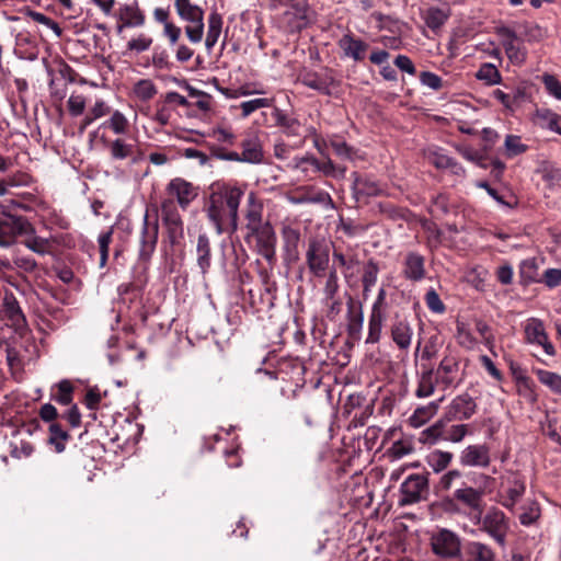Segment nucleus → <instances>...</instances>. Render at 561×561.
Listing matches in <instances>:
<instances>
[{
  "label": "nucleus",
  "mask_w": 561,
  "mask_h": 561,
  "mask_svg": "<svg viewBox=\"0 0 561 561\" xmlns=\"http://www.w3.org/2000/svg\"><path fill=\"white\" fill-rule=\"evenodd\" d=\"M164 192L165 197L160 203V216L169 241L174 244L183 237L184 231V221L180 211H185L198 197L199 187L178 176L168 182Z\"/></svg>",
  "instance_id": "f257e3e1"
},
{
  "label": "nucleus",
  "mask_w": 561,
  "mask_h": 561,
  "mask_svg": "<svg viewBox=\"0 0 561 561\" xmlns=\"http://www.w3.org/2000/svg\"><path fill=\"white\" fill-rule=\"evenodd\" d=\"M244 195L240 186L224 184L209 195L206 214L218 234L238 230L239 206Z\"/></svg>",
  "instance_id": "f03ea898"
},
{
  "label": "nucleus",
  "mask_w": 561,
  "mask_h": 561,
  "mask_svg": "<svg viewBox=\"0 0 561 561\" xmlns=\"http://www.w3.org/2000/svg\"><path fill=\"white\" fill-rule=\"evenodd\" d=\"M480 524V530L492 538L501 548L506 547L507 534L510 531V519L505 513L497 507H491L484 515L476 516Z\"/></svg>",
  "instance_id": "7ed1b4c3"
},
{
  "label": "nucleus",
  "mask_w": 561,
  "mask_h": 561,
  "mask_svg": "<svg viewBox=\"0 0 561 561\" xmlns=\"http://www.w3.org/2000/svg\"><path fill=\"white\" fill-rule=\"evenodd\" d=\"M174 7L179 16L190 23L185 26L188 39L199 43L204 34V10L191 2V0H174Z\"/></svg>",
  "instance_id": "20e7f679"
},
{
  "label": "nucleus",
  "mask_w": 561,
  "mask_h": 561,
  "mask_svg": "<svg viewBox=\"0 0 561 561\" xmlns=\"http://www.w3.org/2000/svg\"><path fill=\"white\" fill-rule=\"evenodd\" d=\"M330 243L324 238L311 237L308 240L306 263L314 277L324 276L330 263Z\"/></svg>",
  "instance_id": "39448f33"
},
{
  "label": "nucleus",
  "mask_w": 561,
  "mask_h": 561,
  "mask_svg": "<svg viewBox=\"0 0 561 561\" xmlns=\"http://www.w3.org/2000/svg\"><path fill=\"white\" fill-rule=\"evenodd\" d=\"M431 547L433 552L444 559H454L462 552L459 536L446 528H442L431 536Z\"/></svg>",
  "instance_id": "423d86ee"
},
{
  "label": "nucleus",
  "mask_w": 561,
  "mask_h": 561,
  "mask_svg": "<svg viewBox=\"0 0 561 561\" xmlns=\"http://www.w3.org/2000/svg\"><path fill=\"white\" fill-rule=\"evenodd\" d=\"M116 21L115 31L119 35L125 28L141 27L146 23V16L137 1L118 3L111 15Z\"/></svg>",
  "instance_id": "0eeeda50"
},
{
  "label": "nucleus",
  "mask_w": 561,
  "mask_h": 561,
  "mask_svg": "<svg viewBox=\"0 0 561 561\" xmlns=\"http://www.w3.org/2000/svg\"><path fill=\"white\" fill-rule=\"evenodd\" d=\"M300 82L305 87L327 96L340 98L341 95V81L335 79L331 71L306 72L301 76Z\"/></svg>",
  "instance_id": "6e6552de"
},
{
  "label": "nucleus",
  "mask_w": 561,
  "mask_h": 561,
  "mask_svg": "<svg viewBox=\"0 0 561 561\" xmlns=\"http://www.w3.org/2000/svg\"><path fill=\"white\" fill-rule=\"evenodd\" d=\"M159 238V221L158 216L150 219L148 210L142 218V225L139 234V251L138 256L140 261L148 262L156 251Z\"/></svg>",
  "instance_id": "1a4fd4ad"
},
{
  "label": "nucleus",
  "mask_w": 561,
  "mask_h": 561,
  "mask_svg": "<svg viewBox=\"0 0 561 561\" xmlns=\"http://www.w3.org/2000/svg\"><path fill=\"white\" fill-rule=\"evenodd\" d=\"M33 232V226L22 216L2 214L0 216V247L14 243L16 236Z\"/></svg>",
  "instance_id": "9d476101"
},
{
  "label": "nucleus",
  "mask_w": 561,
  "mask_h": 561,
  "mask_svg": "<svg viewBox=\"0 0 561 561\" xmlns=\"http://www.w3.org/2000/svg\"><path fill=\"white\" fill-rule=\"evenodd\" d=\"M463 376L459 359L451 355L445 356L435 371V380L443 389L457 388L463 381Z\"/></svg>",
  "instance_id": "9b49d317"
},
{
  "label": "nucleus",
  "mask_w": 561,
  "mask_h": 561,
  "mask_svg": "<svg viewBox=\"0 0 561 561\" xmlns=\"http://www.w3.org/2000/svg\"><path fill=\"white\" fill-rule=\"evenodd\" d=\"M271 3L274 8L290 7V11H286L285 15L293 16L289 21L291 32H298L308 25L310 12L308 0H271Z\"/></svg>",
  "instance_id": "f8f14e48"
},
{
  "label": "nucleus",
  "mask_w": 561,
  "mask_h": 561,
  "mask_svg": "<svg viewBox=\"0 0 561 561\" xmlns=\"http://www.w3.org/2000/svg\"><path fill=\"white\" fill-rule=\"evenodd\" d=\"M497 35L501 37V44L510 61L514 65H522L527 57V50L522 41L517 37L515 31L507 26L497 28Z\"/></svg>",
  "instance_id": "ddd939ff"
},
{
  "label": "nucleus",
  "mask_w": 561,
  "mask_h": 561,
  "mask_svg": "<svg viewBox=\"0 0 561 561\" xmlns=\"http://www.w3.org/2000/svg\"><path fill=\"white\" fill-rule=\"evenodd\" d=\"M352 192L357 202L369 197H376L383 194V187L374 176L353 172Z\"/></svg>",
  "instance_id": "4468645a"
},
{
  "label": "nucleus",
  "mask_w": 561,
  "mask_h": 561,
  "mask_svg": "<svg viewBox=\"0 0 561 561\" xmlns=\"http://www.w3.org/2000/svg\"><path fill=\"white\" fill-rule=\"evenodd\" d=\"M427 478L423 474H410L401 484L400 505H411L422 500L423 492L427 489Z\"/></svg>",
  "instance_id": "2eb2a0df"
},
{
  "label": "nucleus",
  "mask_w": 561,
  "mask_h": 561,
  "mask_svg": "<svg viewBox=\"0 0 561 561\" xmlns=\"http://www.w3.org/2000/svg\"><path fill=\"white\" fill-rule=\"evenodd\" d=\"M462 467L486 468L491 463V451L486 444H473L465 447L459 455Z\"/></svg>",
  "instance_id": "dca6fc26"
},
{
  "label": "nucleus",
  "mask_w": 561,
  "mask_h": 561,
  "mask_svg": "<svg viewBox=\"0 0 561 561\" xmlns=\"http://www.w3.org/2000/svg\"><path fill=\"white\" fill-rule=\"evenodd\" d=\"M485 491L483 488H472L463 484L454 492V500L462 504L476 516H480L483 512V497Z\"/></svg>",
  "instance_id": "f3484780"
},
{
  "label": "nucleus",
  "mask_w": 561,
  "mask_h": 561,
  "mask_svg": "<svg viewBox=\"0 0 561 561\" xmlns=\"http://www.w3.org/2000/svg\"><path fill=\"white\" fill-rule=\"evenodd\" d=\"M477 411L474 399L467 392L455 397L449 403L446 411L447 421H466L469 420Z\"/></svg>",
  "instance_id": "a211bd4d"
},
{
  "label": "nucleus",
  "mask_w": 561,
  "mask_h": 561,
  "mask_svg": "<svg viewBox=\"0 0 561 561\" xmlns=\"http://www.w3.org/2000/svg\"><path fill=\"white\" fill-rule=\"evenodd\" d=\"M525 339L529 344L541 346L547 355L553 356L556 354L554 346L548 340L542 321L535 318L529 319L525 325Z\"/></svg>",
  "instance_id": "6ab92c4d"
},
{
  "label": "nucleus",
  "mask_w": 561,
  "mask_h": 561,
  "mask_svg": "<svg viewBox=\"0 0 561 561\" xmlns=\"http://www.w3.org/2000/svg\"><path fill=\"white\" fill-rule=\"evenodd\" d=\"M289 201L293 204H319L327 208L334 207L331 195L328 192L318 190L313 186L301 187L297 195L289 197Z\"/></svg>",
  "instance_id": "aec40b11"
},
{
  "label": "nucleus",
  "mask_w": 561,
  "mask_h": 561,
  "mask_svg": "<svg viewBox=\"0 0 561 561\" xmlns=\"http://www.w3.org/2000/svg\"><path fill=\"white\" fill-rule=\"evenodd\" d=\"M2 311L4 318L16 331L26 327V318L13 293L7 291L3 297Z\"/></svg>",
  "instance_id": "412c9836"
},
{
  "label": "nucleus",
  "mask_w": 561,
  "mask_h": 561,
  "mask_svg": "<svg viewBox=\"0 0 561 561\" xmlns=\"http://www.w3.org/2000/svg\"><path fill=\"white\" fill-rule=\"evenodd\" d=\"M460 561H496V553L486 543L481 541H467L462 546Z\"/></svg>",
  "instance_id": "4be33fe9"
},
{
  "label": "nucleus",
  "mask_w": 561,
  "mask_h": 561,
  "mask_svg": "<svg viewBox=\"0 0 561 561\" xmlns=\"http://www.w3.org/2000/svg\"><path fill=\"white\" fill-rule=\"evenodd\" d=\"M345 57L354 61H362L366 56L368 44L360 38H356L353 34H344L337 42Z\"/></svg>",
  "instance_id": "5701e85b"
},
{
  "label": "nucleus",
  "mask_w": 561,
  "mask_h": 561,
  "mask_svg": "<svg viewBox=\"0 0 561 561\" xmlns=\"http://www.w3.org/2000/svg\"><path fill=\"white\" fill-rule=\"evenodd\" d=\"M243 162L259 164L264 159L263 147L256 134H248L240 142Z\"/></svg>",
  "instance_id": "b1692460"
},
{
  "label": "nucleus",
  "mask_w": 561,
  "mask_h": 561,
  "mask_svg": "<svg viewBox=\"0 0 561 561\" xmlns=\"http://www.w3.org/2000/svg\"><path fill=\"white\" fill-rule=\"evenodd\" d=\"M402 274L409 280H422L426 274L425 257L414 251L408 252L404 257Z\"/></svg>",
  "instance_id": "393cba45"
},
{
  "label": "nucleus",
  "mask_w": 561,
  "mask_h": 561,
  "mask_svg": "<svg viewBox=\"0 0 561 561\" xmlns=\"http://www.w3.org/2000/svg\"><path fill=\"white\" fill-rule=\"evenodd\" d=\"M280 234L285 257L288 261H297L299 259V243L301 240L300 230L291 225H284Z\"/></svg>",
  "instance_id": "a878e982"
},
{
  "label": "nucleus",
  "mask_w": 561,
  "mask_h": 561,
  "mask_svg": "<svg viewBox=\"0 0 561 561\" xmlns=\"http://www.w3.org/2000/svg\"><path fill=\"white\" fill-rule=\"evenodd\" d=\"M250 232L256 238L257 244L262 249V253L266 259H271L275 254L276 234L270 222H265L257 229Z\"/></svg>",
  "instance_id": "bb28decb"
},
{
  "label": "nucleus",
  "mask_w": 561,
  "mask_h": 561,
  "mask_svg": "<svg viewBox=\"0 0 561 561\" xmlns=\"http://www.w3.org/2000/svg\"><path fill=\"white\" fill-rule=\"evenodd\" d=\"M272 116L275 122V126L280 129V131L287 137H298L300 136L301 124L300 122L288 115L285 111L274 107L272 112Z\"/></svg>",
  "instance_id": "cd10ccee"
},
{
  "label": "nucleus",
  "mask_w": 561,
  "mask_h": 561,
  "mask_svg": "<svg viewBox=\"0 0 561 561\" xmlns=\"http://www.w3.org/2000/svg\"><path fill=\"white\" fill-rule=\"evenodd\" d=\"M507 490L506 497L502 502V505L508 510H512L515 504L522 499L526 491L525 480L515 472H512L507 478Z\"/></svg>",
  "instance_id": "c85d7f7f"
},
{
  "label": "nucleus",
  "mask_w": 561,
  "mask_h": 561,
  "mask_svg": "<svg viewBox=\"0 0 561 561\" xmlns=\"http://www.w3.org/2000/svg\"><path fill=\"white\" fill-rule=\"evenodd\" d=\"M247 229H257L265 222H263V204L257 198L254 192H250L248 195V205L245 211Z\"/></svg>",
  "instance_id": "c756f323"
},
{
  "label": "nucleus",
  "mask_w": 561,
  "mask_h": 561,
  "mask_svg": "<svg viewBox=\"0 0 561 561\" xmlns=\"http://www.w3.org/2000/svg\"><path fill=\"white\" fill-rule=\"evenodd\" d=\"M196 262L203 275H206L211 266V248L209 238L199 234L196 244Z\"/></svg>",
  "instance_id": "7c9ffc66"
},
{
  "label": "nucleus",
  "mask_w": 561,
  "mask_h": 561,
  "mask_svg": "<svg viewBox=\"0 0 561 561\" xmlns=\"http://www.w3.org/2000/svg\"><path fill=\"white\" fill-rule=\"evenodd\" d=\"M413 330L405 320L396 321L391 328V337L401 350H408L411 345Z\"/></svg>",
  "instance_id": "2f4dec72"
},
{
  "label": "nucleus",
  "mask_w": 561,
  "mask_h": 561,
  "mask_svg": "<svg viewBox=\"0 0 561 561\" xmlns=\"http://www.w3.org/2000/svg\"><path fill=\"white\" fill-rule=\"evenodd\" d=\"M222 16L217 11H211L208 15V30L205 39L207 50H211L217 44L222 28Z\"/></svg>",
  "instance_id": "473e14b6"
},
{
  "label": "nucleus",
  "mask_w": 561,
  "mask_h": 561,
  "mask_svg": "<svg viewBox=\"0 0 561 561\" xmlns=\"http://www.w3.org/2000/svg\"><path fill=\"white\" fill-rule=\"evenodd\" d=\"M434 369L431 367L424 368L417 377V387L415 396L417 398L431 397L435 391Z\"/></svg>",
  "instance_id": "72a5a7b5"
},
{
  "label": "nucleus",
  "mask_w": 561,
  "mask_h": 561,
  "mask_svg": "<svg viewBox=\"0 0 561 561\" xmlns=\"http://www.w3.org/2000/svg\"><path fill=\"white\" fill-rule=\"evenodd\" d=\"M453 458L450 451L435 449L426 456V463L435 473H439L450 465Z\"/></svg>",
  "instance_id": "f704fd0d"
},
{
  "label": "nucleus",
  "mask_w": 561,
  "mask_h": 561,
  "mask_svg": "<svg viewBox=\"0 0 561 561\" xmlns=\"http://www.w3.org/2000/svg\"><path fill=\"white\" fill-rule=\"evenodd\" d=\"M35 230L33 229V232H28L30 234L24 241L23 244L31 250L32 252L39 254V255H46L51 252V242L47 238H43L39 236H36Z\"/></svg>",
  "instance_id": "c9c22d12"
},
{
  "label": "nucleus",
  "mask_w": 561,
  "mask_h": 561,
  "mask_svg": "<svg viewBox=\"0 0 561 561\" xmlns=\"http://www.w3.org/2000/svg\"><path fill=\"white\" fill-rule=\"evenodd\" d=\"M333 260L340 267L344 268L343 275L345 278L350 276L348 272L354 270L359 264V259L354 252L344 253L342 250L334 248Z\"/></svg>",
  "instance_id": "e433bc0d"
},
{
  "label": "nucleus",
  "mask_w": 561,
  "mask_h": 561,
  "mask_svg": "<svg viewBox=\"0 0 561 561\" xmlns=\"http://www.w3.org/2000/svg\"><path fill=\"white\" fill-rule=\"evenodd\" d=\"M414 451L413 443L408 438L397 439L387 449V457L391 461H397Z\"/></svg>",
  "instance_id": "4c0bfd02"
},
{
  "label": "nucleus",
  "mask_w": 561,
  "mask_h": 561,
  "mask_svg": "<svg viewBox=\"0 0 561 561\" xmlns=\"http://www.w3.org/2000/svg\"><path fill=\"white\" fill-rule=\"evenodd\" d=\"M48 431H49L48 443L51 446H54L56 453H62L66 448V443L70 438V435L58 423H51L49 425Z\"/></svg>",
  "instance_id": "58836bf2"
},
{
  "label": "nucleus",
  "mask_w": 561,
  "mask_h": 561,
  "mask_svg": "<svg viewBox=\"0 0 561 561\" xmlns=\"http://www.w3.org/2000/svg\"><path fill=\"white\" fill-rule=\"evenodd\" d=\"M442 401H443V398L439 399L438 401H433L425 407L415 409V411L413 412V414L410 417V423L416 427L424 424L426 421H428L431 417H433L436 414L439 403Z\"/></svg>",
  "instance_id": "ea45409f"
},
{
  "label": "nucleus",
  "mask_w": 561,
  "mask_h": 561,
  "mask_svg": "<svg viewBox=\"0 0 561 561\" xmlns=\"http://www.w3.org/2000/svg\"><path fill=\"white\" fill-rule=\"evenodd\" d=\"M330 147L337 158L345 161H355L359 158L358 151L344 140L334 138L330 140Z\"/></svg>",
  "instance_id": "a19ab883"
},
{
  "label": "nucleus",
  "mask_w": 561,
  "mask_h": 561,
  "mask_svg": "<svg viewBox=\"0 0 561 561\" xmlns=\"http://www.w3.org/2000/svg\"><path fill=\"white\" fill-rule=\"evenodd\" d=\"M385 319V313L370 312L368 320V334L366 339L367 344H375L379 342Z\"/></svg>",
  "instance_id": "79ce46f5"
},
{
  "label": "nucleus",
  "mask_w": 561,
  "mask_h": 561,
  "mask_svg": "<svg viewBox=\"0 0 561 561\" xmlns=\"http://www.w3.org/2000/svg\"><path fill=\"white\" fill-rule=\"evenodd\" d=\"M313 163L314 172H322L325 176L344 178L346 167L334 164L330 158L321 162L319 160H310Z\"/></svg>",
  "instance_id": "37998d69"
},
{
  "label": "nucleus",
  "mask_w": 561,
  "mask_h": 561,
  "mask_svg": "<svg viewBox=\"0 0 561 561\" xmlns=\"http://www.w3.org/2000/svg\"><path fill=\"white\" fill-rule=\"evenodd\" d=\"M469 433L468 424H453L447 426L443 421V440L450 443H460Z\"/></svg>",
  "instance_id": "c03bdc74"
},
{
  "label": "nucleus",
  "mask_w": 561,
  "mask_h": 561,
  "mask_svg": "<svg viewBox=\"0 0 561 561\" xmlns=\"http://www.w3.org/2000/svg\"><path fill=\"white\" fill-rule=\"evenodd\" d=\"M534 373L542 385L561 396V376L559 374L541 368L534 369Z\"/></svg>",
  "instance_id": "a18cd8bd"
},
{
  "label": "nucleus",
  "mask_w": 561,
  "mask_h": 561,
  "mask_svg": "<svg viewBox=\"0 0 561 561\" xmlns=\"http://www.w3.org/2000/svg\"><path fill=\"white\" fill-rule=\"evenodd\" d=\"M378 274V263L375 262L374 260H369L365 264L362 275L363 291L365 295H367L377 283Z\"/></svg>",
  "instance_id": "49530a36"
},
{
  "label": "nucleus",
  "mask_w": 561,
  "mask_h": 561,
  "mask_svg": "<svg viewBox=\"0 0 561 561\" xmlns=\"http://www.w3.org/2000/svg\"><path fill=\"white\" fill-rule=\"evenodd\" d=\"M536 117L542 127L561 135L560 116L558 114L550 110H538Z\"/></svg>",
  "instance_id": "de8ad7c7"
},
{
  "label": "nucleus",
  "mask_w": 561,
  "mask_h": 561,
  "mask_svg": "<svg viewBox=\"0 0 561 561\" xmlns=\"http://www.w3.org/2000/svg\"><path fill=\"white\" fill-rule=\"evenodd\" d=\"M443 440V420L423 430L420 434V442L425 445H435Z\"/></svg>",
  "instance_id": "09e8293b"
},
{
  "label": "nucleus",
  "mask_w": 561,
  "mask_h": 561,
  "mask_svg": "<svg viewBox=\"0 0 561 561\" xmlns=\"http://www.w3.org/2000/svg\"><path fill=\"white\" fill-rule=\"evenodd\" d=\"M133 92L138 100L146 102L157 94V88L150 79H141L135 83Z\"/></svg>",
  "instance_id": "8fccbe9b"
},
{
  "label": "nucleus",
  "mask_w": 561,
  "mask_h": 561,
  "mask_svg": "<svg viewBox=\"0 0 561 561\" xmlns=\"http://www.w3.org/2000/svg\"><path fill=\"white\" fill-rule=\"evenodd\" d=\"M478 80L485 82L489 85L497 84L501 82V73L497 68L490 62L482 64L476 75Z\"/></svg>",
  "instance_id": "3c124183"
},
{
  "label": "nucleus",
  "mask_w": 561,
  "mask_h": 561,
  "mask_svg": "<svg viewBox=\"0 0 561 561\" xmlns=\"http://www.w3.org/2000/svg\"><path fill=\"white\" fill-rule=\"evenodd\" d=\"M474 329L481 336V343H483L490 352H493L495 347V336L491 327L482 319H474Z\"/></svg>",
  "instance_id": "603ef678"
},
{
  "label": "nucleus",
  "mask_w": 561,
  "mask_h": 561,
  "mask_svg": "<svg viewBox=\"0 0 561 561\" xmlns=\"http://www.w3.org/2000/svg\"><path fill=\"white\" fill-rule=\"evenodd\" d=\"M519 276L525 284L539 282L538 265L535 259H526L519 265Z\"/></svg>",
  "instance_id": "864d4df0"
},
{
  "label": "nucleus",
  "mask_w": 561,
  "mask_h": 561,
  "mask_svg": "<svg viewBox=\"0 0 561 561\" xmlns=\"http://www.w3.org/2000/svg\"><path fill=\"white\" fill-rule=\"evenodd\" d=\"M274 98H260L242 102L239 107L241 110L242 117H248L253 112L263 108L271 107L274 104Z\"/></svg>",
  "instance_id": "5fc2aeb1"
},
{
  "label": "nucleus",
  "mask_w": 561,
  "mask_h": 561,
  "mask_svg": "<svg viewBox=\"0 0 561 561\" xmlns=\"http://www.w3.org/2000/svg\"><path fill=\"white\" fill-rule=\"evenodd\" d=\"M431 162L437 169H451L455 174L463 172V169L459 163H457L453 158L442 152H434L431 157Z\"/></svg>",
  "instance_id": "6e6d98bb"
},
{
  "label": "nucleus",
  "mask_w": 561,
  "mask_h": 561,
  "mask_svg": "<svg viewBox=\"0 0 561 561\" xmlns=\"http://www.w3.org/2000/svg\"><path fill=\"white\" fill-rule=\"evenodd\" d=\"M456 337L459 345L467 350H473L478 344V340L472 335L469 328L463 322H457Z\"/></svg>",
  "instance_id": "4d7b16f0"
},
{
  "label": "nucleus",
  "mask_w": 561,
  "mask_h": 561,
  "mask_svg": "<svg viewBox=\"0 0 561 561\" xmlns=\"http://www.w3.org/2000/svg\"><path fill=\"white\" fill-rule=\"evenodd\" d=\"M540 517V506L536 501L528 502L523 507V513L519 515V522L523 526H530Z\"/></svg>",
  "instance_id": "13d9d810"
},
{
  "label": "nucleus",
  "mask_w": 561,
  "mask_h": 561,
  "mask_svg": "<svg viewBox=\"0 0 561 561\" xmlns=\"http://www.w3.org/2000/svg\"><path fill=\"white\" fill-rule=\"evenodd\" d=\"M72 392L73 386L65 379L57 385V392L53 394V399L61 405H68L72 402Z\"/></svg>",
  "instance_id": "bf43d9fd"
},
{
  "label": "nucleus",
  "mask_w": 561,
  "mask_h": 561,
  "mask_svg": "<svg viewBox=\"0 0 561 561\" xmlns=\"http://www.w3.org/2000/svg\"><path fill=\"white\" fill-rule=\"evenodd\" d=\"M505 153L508 158L516 157L527 151L528 146L520 141V137L516 135H507L504 141Z\"/></svg>",
  "instance_id": "052dcab7"
},
{
  "label": "nucleus",
  "mask_w": 561,
  "mask_h": 561,
  "mask_svg": "<svg viewBox=\"0 0 561 561\" xmlns=\"http://www.w3.org/2000/svg\"><path fill=\"white\" fill-rule=\"evenodd\" d=\"M339 288L340 284L336 268L333 267L327 275L325 283L323 286L324 300H333L337 295Z\"/></svg>",
  "instance_id": "680f3d73"
},
{
  "label": "nucleus",
  "mask_w": 561,
  "mask_h": 561,
  "mask_svg": "<svg viewBox=\"0 0 561 561\" xmlns=\"http://www.w3.org/2000/svg\"><path fill=\"white\" fill-rule=\"evenodd\" d=\"M448 19V14L438 8H430L426 11L425 23L431 30L442 27Z\"/></svg>",
  "instance_id": "e2e57ef3"
},
{
  "label": "nucleus",
  "mask_w": 561,
  "mask_h": 561,
  "mask_svg": "<svg viewBox=\"0 0 561 561\" xmlns=\"http://www.w3.org/2000/svg\"><path fill=\"white\" fill-rule=\"evenodd\" d=\"M105 125L117 135L126 134L129 127L127 118L119 111H114Z\"/></svg>",
  "instance_id": "0e129e2a"
},
{
  "label": "nucleus",
  "mask_w": 561,
  "mask_h": 561,
  "mask_svg": "<svg viewBox=\"0 0 561 561\" xmlns=\"http://www.w3.org/2000/svg\"><path fill=\"white\" fill-rule=\"evenodd\" d=\"M535 388V382L530 377L526 380H522L520 382L516 383L518 396H520L531 404L536 403L538 400V396Z\"/></svg>",
  "instance_id": "69168bd1"
},
{
  "label": "nucleus",
  "mask_w": 561,
  "mask_h": 561,
  "mask_svg": "<svg viewBox=\"0 0 561 561\" xmlns=\"http://www.w3.org/2000/svg\"><path fill=\"white\" fill-rule=\"evenodd\" d=\"M428 211L433 217H440L448 214L449 203L447 195L440 193L433 197Z\"/></svg>",
  "instance_id": "338daca9"
},
{
  "label": "nucleus",
  "mask_w": 561,
  "mask_h": 561,
  "mask_svg": "<svg viewBox=\"0 0 561 561\" xmlns=\"http://www.w3.org/2000/svg\"><path fill=\"white\" fill-rule=\"evenodd\" d=\"M111 156L114 160H124L133 152V145L126 144L123 139L117 138L111 144Z\"/></svg>",
  "instance_id": "774afa93"
}]
</instances>
